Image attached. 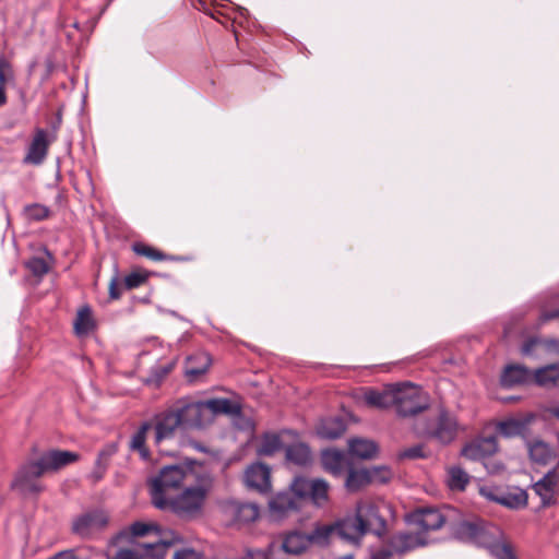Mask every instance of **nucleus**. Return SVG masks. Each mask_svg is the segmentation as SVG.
<instances>
[{"mask_svg": "<svg viewBox=\"0 0 559 559\" xmlns=\"http://www.w3.org/2000/svg\"><path fill=\"white\" fill-rule=\"evenodd\" d=\"M225 5L223 4H214L212 5V11H209V16L216 20L217 22L225 24L226 21H234L235 17H231L228 13L224 11Z\"/></svg>", "mask_w": 559, "mask_h": 559, "instance_id": "3c124183", "label": "nucleus"}, {"mask_svg": "<svg viewBox=\"0 0 559 559\" xmlns=\"http://www.w3.org/2000/svg\"><path fill=\"white\" fill-rule=\"evenodd\" d=\"M498 501L509 508L520 509L527 504V492L516 488L513 492L502 495Z\"/></svg>", "mask_w": 559, "mask_h": 559, "instance_id": "c03bdc74", "label": "nucleus"}, {"mask_svg": "<svg viewBox=\"0 0 559 559\" xmlns=\"http://www.w3.org/2000/svg\"><path fill=\"white\" fill-rule=\"evenodd\" d=\"M498 450V443L495 437H485L473 440L461 451L462 456L471 461H483Z\"/></svg>", "mask_w": 559, "mask_h": 559, "instance_id": "f3484780", "label": "nucleus"}, {"mask_svg": "<svg viewBox=\"0 0 559 559\" xmlns=\"http://www.w3.org/2000/svg\"><path fill=\"white\" fill-rule=\"evenodd\" d=\"M56 559H78V558L74 557L73 555L59 554Z\"/></svg>", "mask_w": 559, "mask_h": 559, "instance_id": "338daca9", "label": "nucleus"}, {"mask_svg": "<svg viewBox=\"0 0 559 559\" xmlns=\"http://www.w3.org/2000/svg\"><path fill=\"white\" fill-rule=\"evenodd\" d=\"M349 453L360 459H371L378 451L376 442L367 439H352L348 441Z\"/></svg>", "mask_w": 559, "mask_h": 559, "instance_id": "c756f323", "label": "nucleus"}, {"mask_svg": "<svg viewBox=\"0 0 559 559\" xmlns=\"http://www.w3.org/2000/svg\"><path fill=\"white\" fill-rule=\"evenodd\" d=\"M118 451V445L116 443H108L106 444L100 451V456H105L106 461H109V459L116 454Z\"/></svg>", "mask_w": 559, "mask_h": 559, "instance_id": "6e6d98bb", "label": "nucleus"}, {"mask_svg": "<svg viewBox=\"0 0 559 559\" xmlns=\"http://www.w3.org/2000/svg\"><path fill=\"white\" fill-rule=\"evenodd\" d=\"M322 464L324 469L334 476H340L349 468V462L346 456L337 450L323 451Z\"/></svg>", "mask_w": 559, "mask_h": 559, "instance_id": "b1692460", "label": "nucleus"}, {"mask_svg": "<svg viewBox=\"0 0 559 559\" xmlns=\"http://www.w3.org/2000/svg\"><path fill=\"white\" fill-rule=\"evenodd\" d=\"M556 318H559V310L556 309V310H551V311H544L540 317H539V322L540 323H545L549 320H552V319H556Z\"/></svg>", "mask_w": 559, "mask_h": 559, "instance_id": "052dcab7", "label": "nucleus"}, {"mask_svg": "<svg viewBox=\"0 0 559 559\" xmlns=\"http://www.w3.org/2000/svg\"><path fill=\"white\" fill-rule=\"evenodd\" d=\"M211 366V357L205 353H198L188 357L185 367V374L190 382L197 381L205 374Z\"/></svg>", "mask_w": 559, "mask_h": 559, "instance_id": "4be33fe9", "label": "nucleus"}, {"mask_svg": "<svg viewBox=\"0 0 559 559\" xmlns=\"http://www.w3.org/2000/svg\"><path fill=\"white\" fill-rule=\"evenodd\" d=\"M108 524V516L103 511H92L78 516L72 524L73 533L88 537L93 533L98 532L106 527Z\"/></svg>", "mask_w": 559, "mask_h": 559, "instance_id": "ddd939ff", "label": "nucleus"}, {"mask_svg": "<svg viewBox=\"0 0 559 559\" xmlns=\"http://www.w3.org/2000/svg\"><path fill=\"white\" fill-rule=\"evenodd\" d=\"M174 407L183 428H202L212 423L215 415L231 413V402L227 399L201 402L183 397L178 400Z\"/></svg>", "mask_w": 559, "mask_h": 559, "instance_id": "20e7f679", "label": "nucleus"}, {"mask_svg": "<svg viewBox=\"0 0 559 559\" xmlns=\"http://www.w3.org/2000/svg\"><path fill=\"white\" fill-rule=\"evenodd\" d=\"M310 546V539L306 533L292 531L284 535L281 548L289 555H300Z\"/></svg>", "mask_w": 559, "mask_h": 559, "instance_id": "5701e85b", "label": "nucleus"}, {"mask_svg": "<svg viewBox=\"0 0 559 559\" xmlns=\"http://www.w3.org/2000/svg\"><path fill=\"white\" fill-rule=\"evenodd\" d=\"M393 406L401 417L415 416L428 408V396L420 388L411 383L396 385Z\"/></svg>", "mask_w": 559, "mask_h": 559, "instance_id": "0eeeda50", "label": "nucleus"}, {"mask_svg": "<svg viewBox=\"0 0 559 559\" xmlns=\"http://www.w3.org/2000/svg\"><path fill=\"white\" fill-rule=\"evenodd\" d=\"M228 512L234 524L238 526L250 524L260 515V509L253 502L234 501L229 504Z\"/></svg>", "mask_w": 559, "mask_h": 559, "instance_id": "aec40b11", "label": "nucleus"}, {"mask_svg": "<svg viewBox=\"0 0 559 559\" xmlns=\"http://www.w3.org/2000/svg\"><path fill=\"white\" fill-rule=\"evenodd\" d=\"M370 484L368 468H348L345 487L348 491L355 492Z\"/></svg>", "mask_w": 559, "mask_h": 559, "instance_id": "72a5a7b5", "label": "nucleus"}, {"mask_svg": "<svg viewBox=\"0 0 559 559\" xmlns=\"http://www.w3.org/2000/svg\"><path fill=\"white\" fill-rule=\"evenodd\" d=\"M151 273L144 270H135L129 273L123 281L127 289H134L143 285L150 277Z\"/></svg>", "mask_w": 559, "mask_h": 559, "instance_id": "49530a36", "label": "nucleus"}, {"mask_svg": "<svg viewBox=\"0 0 559 559\" xmlns=\"http://www.w3.org/2000/svg\"><path fill=\"white\" fill-rule=\"evenodd\" d=\"M559 382V362L549 364L533 371V383L538 386H555Z\"/></svg>", "mask_w": 559, "mask_h": 559, "instance_id": "cd10ccee", "label": "nucleus"}, {"mask_svg": "<svg viewBox=\"0 0 559 559\" xmlns=\"http://www.w3.org/2000/svg\"><path fill=\"white\" fill-rule=\"evenodd\" d=\"M535 419V415L533 414H524L508 417L498 421L496 426V430L499 436L503 438H515L521 437L526 442L531 437V425Z\"/></svg>", "mask_w": 559, "mask_h": 559, "instance_id": "1a4fd4ad", "label": "nucleus"}, {"mask_svg": "<svg viewBox=\"0 0 559 559\" xmlns=\"http://www.w3.org/2000/svg\"><path fill=\"white\" fill-rule=\"evenodd\" d=\"M109 296L111 299H119L121 296V289L117 277H114L109 283Z\"/></svg>", "mask_w": 559, "mask_h": 559, "instance_id": "4d7b16f0", "label": "nucleus"}, {"mask_svg": "<svg viewBox=\"0 0 559 559\" xmlns=\"http://www.w3.org/2000/svg\"><path fill=\"white\" fill-rule=\"evenodd\" d=\"M399 457L401 460H404V459L415 460V459L425 457L424 447L420 444H416L411 448H407L399 454Z\"/></svg>", "mask_w": 559, "mask_h": 559, "instance_id": "603ef678", "label": "nucleus"}, {"mask_svg": "<svg viewBox=\"0 0 559 559\" xmlns=\"http://www.w3.org/2000/svg\"><path fill=\"white\" fill-rule=\"evenodd\" d=\"M449 526L457 538L464 540L476 539L480 533L479 525L471 521H460L454 523L453 520L452 524H449Z\"/></svg>", "mask_w": 559, "mask_h": 559, "instance_id": "f704fd0d", "label": "nucleus"}, {"mask_svg": "<svg viewBox=\"0 0 559 559\" xmlns=\"http://www.w3.org/2000/svg\"><path fill=\"white\" fill-rule=\"evenodd\" d=\"M360 519L364 522V531L381 536L386 528L385 520L380 515L379 509L373 503L360 502L356 507Z\"/></svg>", "mask_w": 559, "mask_h": 559, "instance_id": "2eb2a0df", "label": "nucleus"}, {"mask_svg": "<svg viewBox=\"0 0 559 559\" xmlns=\"http://www.w3.org/2000/svg\"><path fill=\"white\" fill-rule=\"evenodd\" d=\"M537 347H543L545 350L559 355V341L555 338H539L531 337L526 340L522 346L524 355H532Z\"/></svg>", "mask_w": 559, "mask_h": 559, "instance_id": "7c9ffc66", "label": "nucleus"}, {"mask_svg": "<svg viewBox=\"0 0 559 559\" xmlns=\"http://www.w3.org/2000/svg\"><path fill=\"white\" fill-rule=\"evenodd\" d=\"M79 460L80 454L76 452L59 449L44 451L37 459L26 461L19 467L11 488L22 495L37 496L45 490L40 477L57 473Z\"/></svg>", "mask_w": 559, "mask_h": 559, "instance_id": "f03ea898", "label": "nucleus"}, {"mask_svg": "<svg viewBox=\"0 0 559 559\" xmlns=\"http://www.w3.org/2000/svg\"><path fill=\"white\" fill-rule=\"evenodd\" d=\"M558 481L559 473L556 468H551L533 485V490L540 498L542 507H549L555 504V492Z\"/></svg>", "mask_w": 559, "mask_h": 559, "instance_id": "6ab92c4d", "label": "nucleus"}, {"mask_svg": "<svg viewBox=\"0 0 559 559\" xmlns=\"http://www.w3.org/2000/svg\"><path fill=\"white\" fill-rule=\"evenodd\" d=\"M271 509L285 513L297 508L296 501L290 493H278L270 503Z\"/></svg>", "mask_w": 559, "mask_h": 559, "instance_id": "a18cd8bd", "label": "nucleus"}, {"mask_svg": "<svg viewBox=\"0 0 559 559\" xmlns=\"http://www.w3.org/2000/svg\"><path fill=\"white\" fill-rule=\"evenodd\" d=\"M174 540L157 539L138 544L135 549H120L112 559H164L166 550Z\"/></svg>", "mask_w": 559, "mask_h": 559, "instance_id": "6e6552de", "label": "nucleus"}, {"mask_svg": "<svg viewBox=\"0 0 559 559\" xmlns=\"http://www.w3.org/2000/svg\"><path fill=\"white\" fill-rule=\"evenodd\" d=\"M53 138H49L44 129H37L24 157L25 164L40 165L48 154V148Z\"/></svg>", "mask_w": 559, "mask_h": 559, "instance_id": "dca6fc26", "label": "nucleus"}, {"mask_svg": "<svg viewBox=\"0 0 559 559\" xmlns=\"http://www.w3.org/2000/svg\"><path fill=\"white\" fill-rule=\"evenodd\" d=\"M394 554L386 547H382L372 554L371 559H391Z\"/></svg>", "mask_w": 559, "mask_h": 559, "instance_id": "13d9d810", "label": "nucleus"}, {"mask_svg": "<svg viewBox=\"0 0 559 559\" xmlns=\"http://www.w3.org/2000/svg\"><path fill=\"white\" fill-rule=\"evenodd\" d=\"M107 469L105 468H97V467H94L93 472L91 473L90 475V478L94 481V483H97L99 481L105 473H106Z\"/></svg>", "mask_w": 559, "mask_h": 559, "instance_id": "680f3d73", "label": "nucleus"}, {"mask_svg": "<svg viewBox=\"0 0 559 559\" xmlns=\"http://www.w3.org/2000/svg\"><path fill=\"white\" fill-rule=\"evenodd\" d=\"M153 428L150 421H143L139 429L134 432L130 440V450L138 452L142 460L146 461L151 457V452L146 447V438L148 431Z\"/></svg>", "mask_w": 559, "mask_h": 559, "instance_id": "c85d7f7f", "label": "nucleus"}, {"mask_svg": "<svg viewBox=\"0 0 559 559\" xmlns=\"http://www.w3.org/2000/svg\"><path fill=\"white\" fill-rule=\"evenodd\" d=\"M153 427L155 429L156 444L175 436L176 430L182 427V424L174 405L154 417Z\"/></svg>", "mask_w": 559, "mask_h": 559, "instance_id": "9b49d317", "label": "nucleus"}, {"mask_svg": "<svg viewBox=\"0 0 559 559\" xmlns=\"http://www.w3.org/2000/svg\"><path fill=\"white\" fill-rule=\"evenodd\" d=\"M174 559H201V555L191 548H183L176 551Z\"/></svg>", "mask_w": 559, "mask_h": 559, "instance_id": "5fc2aeb1", "label": "nucleus"}, {"mask_svg": "<svg viewBox=\"0 0 559 559\" xmlns=\"http://www.w3.org/2000/svg\"><path fill=\"white\" fill-rule=\"evenodd\" d=\"M132 250L135 254L145 257L152 261H178L181 260V258L169 255L160 250H158L155 247H152L147 243L138 241L132 245Z\"/></svg>", "mask_w": 559, "mask_h": 559, "instance_id": "2f4dec72", "label": "nucleus"}, {"mask_svg": "<svg viewBox=\"0 0 559 559\" xmlns=\"http://www.w3.org/2000/svg\"><path fill=\"white\" fill-rule=\"evenodd\" d=\"M198 480L191 464L166 465L153 477L150 484L151 500L154 507L165 504V499L177 492L181 487Z\"/></svg>", "mask_w": 559, "mask_h": 559, "instance_id": "7ed1b4c3", "label": "nucleus"}, {"mask_svg": "<svg viewBox=\"0 0 559 559\" xmlns=\"http://www.w3.org/2000/svg\"><path fill=\"white\" fill-rule=\"evenodd\" d=\"M365 401L368 405L378 408H388L394 403V388L385 391L369 390L365 393Z\"/></svg>", "mask_w": 559, "mask_h": 559, "instance_id": "473e14b6", "label": "nucleus"}, {"mask_svg": "<svg viewBox=\"0 0 559 559\" xmlns=\"http://www.w3.org/2000/svg\"><path fill=\"white\" fill-rule=\"evenodd\" d=\"M79 460L80 454L76 452L59 449L44 451L37 459L26 461L19 467L11 488L22 495L37 496L45 490L40 477L57 473Z\"/></svg>", "mask_w": 559, "mask_h": 559, "instance_id": "f257e3e1", "label": "nucleus"}, {"mask_svg": "<svg viewBox=\"0 0 559 559\" xmlns=\"http://www.w3.org/2000/svg\"><path fill=\"white\" fill-rule=\"evenodd\" d=\"M336 535L344 540H347L354 545H358L364 535V522L360 515L356 511L354 515L346 516L334 523Z\"/></svg>", "mask_w": 559, "mask_h": 559, "instance_id": "4468645a", "label": "nucleus"}, {"mask_svg": "<svg viewBox=\"0 0 559 559\" xmlns=\"http://www.w3.org/2000/svg\"><path fill=\"white\" fill-rule=\"evenodd\" d=\"M549 412H550L551 415H554L555 417L559 418V405L552 406L549 409Z\"/></svg>", "mask_w": 559, "mask_h": 559, "instance_id": "69168bd1", "label": "nucleus"}, {"mask_svg": "<svg viewBox=\"0 0 559 559\" xmlns=\"http://www.w3.org/2000/svg\"><path fill=\"white\" fill-rule=\"evenodd\" d=\"M336 534L335 525L325 524L318 525L311 533L307 534L310 539V545L316 544L320 546H325L329 544L332 535Z\"/></svg>", "mask_w": 559, "mask_h": 559, "instance_id": "37998d69", "label": "nucleus"}, {"mask_svg": "<svg viewBox=\"0 0 559 559\" xmlns=\"http://www.w3.org/2000/svg\"><path fill=\"white\" fill-rule=\"evenodd\" d=\"M243 483L251 490L260 493L269 492L271 490L270 467L261 462L250 464L243 473Z\"/></svg>", "mask_w": 559, "mask_h": 559, "instance_id": "f8f14e48", "label": "nucleus"}, {"mask_svg": "<svg viewBox=\"0 0 559 559\" xmlns=\"http://www.w3.org/2000/svg\"><path fill=\"white\" fill-rule=\"evenodd\" d=\"M528 382H533V372L520 365L506 367L501 374V383L507 388Z\"/></svg>", "mask_w": 559, "mask_h": 559, "instance_id": "393cba45", "label": "nucleus"}, {"mask_svg": "<svg viewBox=\"0 0 559 559\" xmlns=\"http://www.w3.org/2000/svg\"><path fill=\"white\" fill-rule=\"evenodd\" d=\"M312 485V480H308L306 478H295L292 484V490L296 493V496L304 498L309 497L310 495V486Z\"/></svg>", "mask_w": 559, "mask_h": 559, "instance_id": "8fccbe9b", "label": "nucleus"}, {"mask_svg": "<svg viewBox=\"0 0 559 559\" xmlns=\"http://www.w3.org/2000/svg\"><path fill=\"white\" fill-rule=\"evenodd\" d=\"M47 259L41 257H33L26 263V269L37 277H43L51 269V262L53 261L52 254L45 248Z\"/></svg>", "mask_w": 559, "mask_h": 559, "instance_id": "c9c22d12", "label": "nucleus"}, {"mask_svg": "<svg viewBox=\"0 0 559 559\" xmlns=\"http://www.w3.org/2000/svg\"><path fill=\"white\" fill-rule=\"evenodd\" d=\"M238 11H239V14L242 16L248 12L247 9H245V8H239Z\"/></svg>", "mask_w": 559, "mask_h": 559, "instance_id": "774afa93", "label": "nucleus"}, {"mask_svg": "<svg viewBox=\"0 0 559 559\" xmlns=\"http://www.w3.org/2000/svg\"><path fill=\"white\" fill-rule=\"evenodd\" d=\"M346 430V424L342 417H328L322 419L318 427L317 433L326 440L338 439Z\"/></svg>", "mask_w": 559, "mask_h": 559, "instance_id": "a878e982", "label": "nucleus"}, {"mask_svg": "<svg viewBox=\"0 0 559 559\" xmlns=\"http://www.w3.org/2000/svg\"><path fill=\"white\" fill-rule=\"evenodd\" d=\"M530 459L538 465H554L552 468L558 467L559 456L556 451L543 440L536 439L534 441L526 442Z\"/></svg>", "mask_w": 559, "mask_h": 559, "instance_id": "a211bd4d", "label": "nucleus"}, {"mask_svg": "<svg viewBox=\"0 0 559 559\" xmlns=\"http://www.w3.org/2000/svg\"><path fill=\"white\" fill-rule=\"evenodd\" d=\"M212 5L213 4L207 3L205 0H198V3L195 4L198 10L203 11L207 15L209 11H212Z\"/></svg>", "mask_w": 559, "mask_h": 559, "instance_id": "e2e57ef3", "label": "nucleus"}, {"mask_svg": "<svg viewBox=\"0 0 559 559\" xmlns=\"http://www.w3.org/2000/svg\"><path fill=\"white\" fill-rule=\"evenodd\" d=\"M242 559H269L267 555L262 550H248Z\"/></svg>", "mask_w": 559, "mask_h": 559, "instance_id": "bf43d9fd", "label": "nucleus"}, {"mask_svg": "<svg viewBox=\"0 0 559 559\" xmlns=\"http://www.w3.org/2000/svg\"><path fill=\"white\" fill-rule=\"evenodd\" d=\"M427 544V536L423 533L396 532L388 538L385 546L393 554L404 555Z\"/></svg>", "mask_w": 559, "mask_h": 559, "instance_id": "9d476101", "label": "nucleus"}, {"mask_svg": "<svg viewBox=\"0 0 559 559\" xmlns=\"http://www.w3.org/2000/svg\"><path fill=\"white\" fill-rule=\"evenodd\" d=\"M130 530L132 535L138 537L147 535L154 530V526L142 522H135L131 525Z\"/></svg>", "mask_w": 559, "mask_h": 559, "instance_id": "864d4df0", "label": "nucleus"}, {"mask_svg": "<svg viewBox=\"0 0 559 559\" xmlns=\"http://www.w3.org/2000/svg\"><path fill=\"white\" fill-rule=\"evenodd\" d=\"M50 215V209L40 203L27 204L22 210V216L28 223L45 221L49 218Z\"/></svg>", "mask_w": 559, "mask_h": 559, "instance_id": "4c0bfd02", "label": "nucleus"}, {"mask_svg": "<svg viewBox=\"0 0 559 559\" xmlns=\"http://www.w3.org/2000/svg\"><path fill=\"white\" fill-rule=\"evenodd\" d=\"M97 324L93 317L90 306H83L78 310L73 322V329L76 336L82 337L92 333Z\"/></svg>", "mask_w": 559, "mask_h": 559, "instance_id": "bb28decb", "label": "nucleus"}, {"mask_svg": "<svg viewBox=\"0 0 559 559\" xmlns=\"http://www.w3.org/2000/svg\"><path fill=\"white\" fill-rule=\"evenodd\" d=\"M309 498L318 507L325 504L329 499V484L321 478L312 479Z\"/></svg>", "mask_w": 559, "mask_h": 559, "instance_id": "a19ab883", "label": "nucleus"}, {"mask_svg": "<svg viewBox=\"0 0 559 559\" xmlns=\"http://www.w3.org/2000/svg\"><path fill=\"white\" fill-rule=\"evenodd\" d=\"M457 423L447 412H441L437 419V426L431 436L441 443L448 444L454 440L456 436Z\"/></svg>", "mask_w": 559, "mask_h": 559, "instance_id": "412c9836", "label": "nucleus"}, {"mask_svg": "<svg viewBox=\"0 0 559 559\" xmlns=\"http://www.w3.org/2000/svg\"><path fill=\"white\" fill-rule=\"evenodd\" d=\"M206 498V488L200 484H192L183 487L165 499V504L156 507L162 511H169L181 519L195 518L202 509Z\"/></svg>", "mask_w": 559, "mask_h": 559, "instance_id": "39448f33", "label": "nucleus"}, {"mask_svg": "<svg viewBox=\"0 0 559 559\" xmlns=\"http://www.w3.org/2000/svg\"><path fill=\"white\" fill-rule=\"evenodd\" d=\"M457 510L452 507H443L441 509L428 507L416 509L406 516L408 524H413L420 528L419 533L426 535L430 531H438L444 525L452 524L456 519Z\"/></svg>", "mask_w": 559, "mask_h": 559, "instance_id": "423d86ee", "label": "nucleus"}, {"mask_svg": "<svg viewBox=\"0 0 559 559\" xmlns=\"http://www.w3.org/2000/svg\"><path fill=\"white\" fill-rule=\"evenodd\" d=\"M286 459L297 465H307L311 460L309 448L304 443L292 444L286 449Z\"/></svg>", "mask_w": 559, "mask_h": 559, "instance_id": "58836bf2", "label": "nucleus"}, {"mask_svg": "<svg viewBox=\"0 0 559 559\" xmlns=\"http://www.w3.org/2000/svg\"><path fill=\"white\" fill-rule=\"evenodd\" d=\"M491 554L497 559H516L515 555L509 544L506 543H497L493 544L490 548Z\"/></svg>", "mask_w": 559, "mask_h": 559, "instance_id": "09e8293b", "label": "nucleus"}, {"mask_svg": "<svg viewBox=\"0 0 559 559\" xmlns=\"http://www.w3.org/2000/svg\"><path fill=\"white\" fill-rule=\"evenodd\" d=\"M370 484H386L392 478V472L386 466L368 468Z\"/></svg>", "mask_w": 559, "mask_h": 559, "instance_id": "de8ad7c7", "label": "nucleus"}, {"mask_svg": "<svg viewBox=\"0 0 559 559\" xmlns=\"http://www.w3.org/2000/svg\"><path fill=\"white\" fill-rule=\"evenodd\" d=\"M13 76L14 72L11 63L4 57H0V107L8 103L5 86Z\"/></svg>", "mask_w": 559, "mask_h": 559, "instance_id": "79ce46f5", "label": "nucleus"}, {"mask_svg": "<svg viewBox=\"0 0 559 559\" xmlns=\"http://www.w3.org/2000/svg\"><path fill=\"white\" fill-rule=\"evenodd\" d=\"M469 483V475L460 466L448 468V486L452 490L463 491Z\"/></svg>", "mask_w": 559, "mask_h": 559, "instance_id": "ea45409f", "label": "nucleus"}, {"mask_svg": "<svg viewBox=\"0 0 559 559\" xmlns=\"http://www.w3.org/2000/svg\"><path fill=\"white\" fill-rule=\"evenodd\" d=\"M283 447L280 435L273 432H266L261 437V442L258 448V454L264 456H271L278 452Z\"/></svg>", "mask_w": 559, "mask_h": 559, "instance_id": "e433bc0d", "label": "nucleus"}, {"mask_svg": "<svg viewBox=\"0 0 559 559\" xmlns=\"http://www.w3.org/2000/svg\"><path fill=\"white\" fill-rule=\"evenodd\" d=\"M108 462L109 461H106L105 456H100V453H98L96 462H95V467L107 469Z\"/></svg>", "mask_w": 559, "mask_h": 559, "instance_id": "0e129e2a", "label": "nucleus"}]
</instances>
